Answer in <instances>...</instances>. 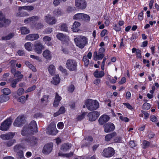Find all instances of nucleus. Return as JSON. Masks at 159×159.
Wrapping results in <instances>:
<instances>
[{
	"instance_id": "obj_19",
	"label": "nucleus",
	"mask_w": 159,
	"mask_h": 159,
	"mask_svg": "<svg viewBox=\"0 0 159 159\" xmlns=\"http://www.w3.org/2000/svg\"><path fill=\"white\" fill-rule=\"evenodd\" d=\"M15 135V133L9 132L5 134H2L0 137L3 140H8L13 138Z\"/></svg>"
},
{
	"instance_id": "obj_43",
	"label": "nucleus",
	"mask_w": 159,
	"mask_h": 159,
	"mask_svg": "<svg viewBox=\"0 0 159 159\" xmlns=\"http://www.w3.org/2000/svg\"><path fill=\"white\" fill-rule=\"evenodd\" d=\"M90 20V17L89 15L84 14H83L82 20L89 21Z\"/></svg>"
},
{
	"instance_id": "obj_27",
	"label": "nucleus",
	"mask_w": 159,
	"mask_h": 159,
	"mask_svg": "<svg viewBox=\"0 0 159 159\" xmlns=\"http://www.w3.org/2000/svg\"><path fill=\"white\" fill-rule=\"evenodd\" d=\"M48 70L50 74L52 75H53L55 73V66L52 64L49 65L48 68Z\"/></svg>"
},
{
	"instance_id": "obj_53",
	"label": "nucleus",
	"mask_w": 159,
	"mask_h": 159,
	"mask_svg": "<svg viewBox=\"0 0 159 159\" xmlns=\"http://www.w3.org/2000/svg\"><path fill=\"white\" fill-rule=\"evenodd\" d=\"M35 88L36 86L35 85H34L32 86L26 90L25 92L26 93H28L31 92L32 91L35 90Z\"/></svg>"
},
{
	"instance_id": "obj_38",
	"label": "nucleus",
	"mask_w": 159,
	"mask_h": 159,
	"mask_svg": "<svg viewBox=\"0 0 159 159\" xmlns=\"http://www.w3.org/2000/svg\"><path fill=\"white\" fill-rule=\"evenodd\" d=\"M32 43L30 42H27L25 44V48L29 51H31L32 50L31 46Z\"/></svg>"
},
{
	"instance_id": "obj_49",
	"label": "nucleus",
	"mask_w": 159,
	"mask_h": 159,
	"mask_svg": "<svg viewBox=\"0 0 159 159\" xmlns=\"http://www.w3.org/2000/svg\"><path fill=\"white\" fill-rule=\"evenodd\" d=\"M75 89L74 86L73 84H71L68 88V91L70 93H72Z\"/></svg>"
},
{
	"instance_id": "obj_48",
	"label": "nucleus",
	"mask_w": 159,
	"mask_h": 159,
	"mask_svg": "<svg viewBox=\"0 0 159 159\" xmlns=\"http://www.w3.org/2000/svg\"><path fill=\"white\" fill-rule=\"evenodd\" d=\"M18 101L23 103H25L26 101L25 96H21L18 98Z\"/></svg>"
},
{
	"instance_id": "obj_22",
	"label": "nucleus",
	"mask_w": 159,
	"mask_h": 159,
	"mask_svg": "<svg viewBox=\"0 0 159 159\" xmlns=\"http://www.w3.org/2000/svg\"><path fill=\"white\" fill-rule=\"evenodd\" d=\"M57 38L62 41H66L68 39V37L62 33H59L57 35Z\"/></svg>"
},
{
	"instance_id": "obj_51",
	"label": "nucleus",
	"mask_w": 159,
	"mask_h": 159,
	"mask_svg": "<svg viewBox=\"0 0 159 159\" xmlns=\"http://www.w3.org/2000/svg\"><path fill=\"white\" fill-rule=\"evenodd\" d=\"M21 148V146L20 145L18 144L14 146V150L15 152H17L20 151V149Z\"/></svg>"
},
{
	"instance_id": "obj_26",
	"label": "nucleus",
	"mask_w": 159,
	"mask_h": 159,
	"mask_svg": "<svg viewBox=\"0 0 159 159\" xmlns=\"http://www.w3.org/2000/svg\"><path fill=\"white\" fill-rule=\"evenodd\" d=\"M71 147V144L68 143H65L62 145L61 149L63 151L66 152Z\"/></svg>"
},
{
	"instance_id": "obj_37",
	"label": "nucleus",
	"mask_w": 159,
	"mask_h": 159,
	"mask_svg": "<svg viewBox=\"0 0 159 159\" xmlns=\"http://www.w3.org/2000/svg\"><path fill=\"white\" fill-rule=\"evenodd\" d=\"M60 29L61 31L67 32L68 31V27L66 23H62L60 26Z\"/></svg>"
},
{
	"instance_id": "obj_56",
	"label": "nucleus",
	"mask_w": 159,
	"mask_h": 159,
	"mask_svg": "<svg viewBox=\"0 0 159 159\" xmlns=\"http://www.w3.org/2000/svg\"><path fill=\"white\" fill-rule=\"evenodd\" d=\"M61 97L59 95L58 93H56L54 100L60 102L61 100Z\"/></svg>"
},
{
	"instance_id": "obj_52",
	"label": "nucleus",
	"mask_w": 159,
	"mask_h": 159,
	"mask_svg": "<svg viewBox=\"0 0 159 159\" xmlns=\"http://www.w3.org/2000/svg\"><path fill=\"white\" fill-rule=\"evenodd\" d=\"M86 114V112H84L82 114L79 115L77 117V120H81L84 119Z\"/></svg>"
},
{
	"instance_id": "obj_29",
	"label": "nucleus",
	"mask_w": 159,
	"mask_h": 159,
	"mask_svg": "<svg viewBox=\"0 0 159 159\" xmlns=\"http://www.w3.org/2000/svg\"><path fill=\"white\" fill-rule=\"evenodd\" d=\"M116 133L115 132L108 134L105 137V140L106 141H109L112 138L116 136Z\"/></svg>"
},
{
	"instance_id": "obj_4",
	"label": "nucleus",
	"mask_w": 159,
	"mask_h": 159,
	"mask_svg": "<svg viewBox=\"0 0 159 159\" xmlns=\"http://www.w3.org/2000/svg\"><path fill=\"white\" fill-rule=\"evenodd\" d=\"M66 67L70 71L76 72L77 70V62L74 59H68L66 62Z\"/></svg>"
},
{
	"instance_id": "obj_44",
	"label": "nucleus",
	"mask_w": 159,
	"mask_h": 159,
	"mask_svg": "<svg viewBox=\"0 0 159 159\" xmlns=\"http://www.w3.org/2000/svg\"><path fill=\"white\" fill-rule=\"evenodd\" d=\"M150 107V104L147 102L144 103L143 105V108L145 110H148Z\"/></svg>"
},
{
	"instance_id": "obj_39",
	"label": "nucleus",
	"mask_w": 159,
	"mask_h": 159,
	"mask_svg": "<svg viewBox=\"0 0 159 159\" xmlns=\"http://www.w3.org/2000/svg\"><path fill=\"white\" fill-rule=\"evenodd\" d=\"M14 36V33H11L9 34L7 36L2 37L3 40H8L12 38Z\"/></svg>"
},
{
	"instance_id": "obj_32",
	"label": "nucleus",
	"mask_w": 159,
	"mask_h": 159,
	"mask_svg": "<svg viewBox=\"0 0 159 159\" xmlns=\"http://www.w3.org/2000/svg\"><path fill=\"white\" fill-rule=\"evenodd\" d=\"M53 14L54 16H58L61 15L62 14V12L61 9L57 8L55 9L53 11Z\"/></svg>"
},
{
	"instance_id": "obj_45",
	"label": "nucleus",
	"mask_w": 159,
	"mask_h": 159,
	"mask_svg": "<svg viewBox=\"0 0 159 159\" xmlns=\"http://www.w3.org/2000/svg\"><path fill=\"white\" fill-rule=\"evenodd\" d=\"M2 92L4 94L6 95H7L11 93L10 90L7 88H6L3 89L2 90Z\"/></svg>"
},
{
	"instance_id": "obj_36",
	"label": "nucleus",
	"mask_w": 159,
	"mask_h": 159,
	"mask_svg": "<svg viewBox=\"0 0 159 159\" xmlns=\"http://www.w3.org/2000/svg\"><path fill=\"white\" fill-rule=\"evenodd\" d=\"M16 140L13 139L10 140L9 141L6 142L4 143V144L7 147H10L12 146L13 144L15 142Z\"/></svg>"
},
{
	"instance_id": "obj_23",
	"label": "nucleus",
	"mask_w": 159,
	"mask_h": 159,
	"mask_svg": "<svg viewBox=\"0 0 159 159\" xmlns=\"http://www.w3.org/2000/svg\"><path fill=\"white\" fill-rule=\"evenodd\" d=\"M43 55L46 59L50 60L52 58V54L51 52L48 50H45L43 51Z\"/></svg>"
},
{
	"instance_id": "obj_9",
	"label": "nucleus",
	"mask_w": 159,
	"mask_h": 159,
	"mask_svg": "<svg viewBox=\"0 0 159 159\" xmlns=\"http://www.w3.org/2000/svg\"><path fill=\"white\" fill-rule=\"evenodd\" d=\"M44 48V46L40 42H35L34 46V50L35 52L38 54H40L42 52V50Z\"/></svg>"
},
{
	"instance_id": "obj_8",
	"label": "nucleus",
	"mask_w": 159,
	"mask_h": 159,
	"mask_svg": "<svg viewBox=\"0 0 159 159\" xmlns=\"http://www.w3.org/2000/svg\"><path fill=\"white\" fill-rule=\"evenodd\" d=\"M115 154V151L114 149L111 147H108L105 148L103 152V156L105 157H111Z\"/></svg>"
},
{
	"instance_id": "obj_3",
	"label": "nucleus",
	"mask_w": 159,
	"mask_h": 159,
	"mask_svg": "<svg viewBox=\"0 0 159 159\" xmlns=\"http://www.w3.org/2000/svg\"><path fill=\"white\" fill-rule=\"evenodd\" d=\"M86 105L88 110L93 111L97 109L99 106L98 102L96 100L88 99L86 102Z\"/></svg>"
},
{
	"instance_id": "obj_14",
	"label": "nucleus",
	"mask_w": 159,
	"mask_h": 159,
	"mask_svg": "<svg viewBox=\"0 0 159 159\" xmlns=\"http://www.w3.org/2000/svg\"><path fill=\"white\" fill-rule=\"evenodd\" d=\"M27 6L19 7L18 9L19 12L16 13V16L19 17H23L26 16H28L29 14L27 13V12H21V10H27Z\"/></svg>"
},
{
	"instance_id": "obj_63",
	"label": "nucleus",
	"mask_w": 159,
	"mask_h": 159,
	"mask_svg": "<svg viewBox=\"0 0 159 159\" xmlns=\"http://www.w3.org/2000/svg\"><path fill=\"white\" fill-rule=\"evenodd\" d=\"M64 126V125L62 122H60L58 123L57 125L58 128L60 129H62Z\"/></svg>"
},
{
	"instance_id": "obj_34",
	"label": "nucleus",
	"mask_w": 159,
	"mask_h": 159,
	"mask_svg": "<svg viewBox=\"0 0 159 159\" xmlns=\"http://www.w3.org/2000/svg\"><path fill=\"white\" fill-rule=\"evenodd\" d=\"M19 79H15L12 80L11 82L10 85L13 88H15L16 87V84L18 82L20 81Z\"/></svg>"
},
{
	"instance_id": "obj_13",
	"label": "nucleus",
	"mask_w": 159,
	"mask_h": 159,
	"mask_svg": "<svg viewBox=\"0 0 159 159\" xmlns=\"http://www.w3.org/2000/svg\"><path fill=\"white\" fill-rule=\"evenodd\" d=\"M104 131L106 133H108L113 131L115 129L114 125L110 122L104 125Z\"/></svg>"
},
{
	"instance_id": "obj_40",
	"label": "nucleus",
	"mask_w": 159,
	"mask_h": 159,
	"mask_svg": "<svg viewBox=\"0 0 159 159\" xmlns=\"http://www.w3.org/2000/svg\"><path fill=\"white\" fill-rule=\"evenodd\" d=\"M18 156V159H25L23 155V151L22 150H20L17 152Z\"/></svg>"
},
{
	"instance_id": "obj_24",
	"label": "nucleus",
	"mask_w": 159,
	"mask_h": 159,
	"mask_svg": "<svg viewBox=\"0 0 159 159\" xmlns=\"http://www.w3.org/2000/svg\"><path fill=\"white\" fill-rule=\"evenodd\" d=\"M105 75L104 71H99L96 70L93 73V75L95 77L97 78H101L102 77Z\"/></svg>"
},
{
	"instance_id": "obj_57",
	"label": "nucleus",
	"mask_w": 159,
	"mask_h": 159,
	"mask_svg": "<svg viewBox=\"0 0 159 159\" xmlns=\"http://www.w3.org/2000/svg\"><path fill=\"white\" fill-rule=\"evenodd\" d=\"M136 57L138 58H141V52L140 50L139 49H137L136 52Z\"/></svg>"
},
{
	"instance_id": "obj_17",
	"label": "nucleus",
	"mask_w": 159,
	"mask_h": 159,
	"mask_svg": "<svg viewBox=\"0 0 159 159\" xmlns=\"http://www.w3.org/2000/svg\"><path fill=\"white\" fill-rule=\"evenodd\" d=\"M39 16H34L25 20L24 23L26 24L33 23L39 20Z\"/></svg>"
},
{
	"instance_id": "obj_31",
	"label": "nucleus",
	"mask_w": 159,
	"mask_h": 159,
	"mask_svg": "<svg viewBox=\"0 0 159 159\" xmlns=\"http://www.w3.org/2000/svg\"><path fill=\"white\" fill-rule=\"evenodd\" d=\"M80 23L77 21H75L72 26L71 29L73 31L76 32L78 31V28L80 25Z\"/></svg>"
},
{
	"instance_id": "obj_20",
	"label": "nucleus",
	"mask_w": 159,
	"mask_h": 159,
	"mask_svg": "<svg viewBox=\"0 0 159 159\" xmlns=\"http://www.w3.org/2000/svg\"><path fill=\"white\" fill-rule=\"evenodd\" d=\"M109 117L107 115H103L101 116L98 120L99 123L103 125L105 123L107 122L109 120Z\"/></svg>"
},
{
	"instance_id": "obj_28",
	"label": "nucleus",
	"mask_w": 159,
	"mask_h": 159,
	"mask_svg": "<svg viewBox=\"0 0 159 159\" xmlns=\"http://www.w3.org/2000/svg\"><path fill=\"white\" fill-rule=\"evenodd\" d=\"M9 99V96L6 95H1L0 96V102L3 103L8 101Z\"/></svg>"
},
{
	"instance_id": "obj_6",
	"label": "nucleus",
	"mask_w": 159,
	"mask_h": 159,
	"mask_svg": "<svg viewBox=\"0 0 159 159\" xmlns=\"http://www.w3.org/2000/svg\"><path fill=\"white\" fill-rule=\"evenodd\" d=\"M56 125L54 122H51L47 129V133L50 134L56 135L57 133Z\"/></svg>"
},
{
	"instance_id": "obj_12",
	"label": "nucleus",
	"mask_w": 159,
	"mask_h": 159,
	"mask_svg": "<svg viewBox=\"0 0 159 159\" xmlns=\"http://www.w3.org/2000/svg\"><path fill=\"white\" fill-rule=\"evenodd\" d=\"M100 115L99 112L97 111H93L89 112L88 116L89 120L91 121H94L96 120Z\"/></svg>"
},
{
	"instance_id": "obj_46",
	"label": "nucleus",
	"mask_w": 159,
	"mask_h": 159,
	"mask_svg": "<svg viewBox=\"0 0 159 159\" xmlns=\"http://www.w3.org/2000/svg\"><path fill=\"white\" fill-rule=\"evenodd\" d=\"M44 25L41 23H39L35 25V28L36 29L39 30L42 28Z\"/></svg>"
},
{
	"instance_id": "obj_47",
	"label": "nucleus",
	"mask_w": 159,
	"mask_h": 159,
	"mask_svg": "<svg viewBox=\"0 0 159 159\" xmlns=\"http://www.w3.org/2000/svg\"><path fill=\"white\" fill-rule=\"evenodd\" d=\"M4 26H6L9 25L11 22V21L9 19H6L5 18V16L4 17Z\"/></svg>"
},
{
	"instance_id": "obj_25",
	"label": "nucleus",
	"mask_w": 159,
	"mask_h": 159,
	"mask_svg": "<svg viewBox=\"0 0 159 159\" xmlns=\"http://www.w3.org/2000/svg\"><path fill=\"white\" fill-rule=\"evenodd\" d=\"M60 80L58 75H56L53 77V80L51 81V83L55 85H57L59 83Z\"/></svg>"
},
{
	"instance_id": "obj_41",
	"label": "nucleus",
	"mask_w": 159,
	"mask_h": 159,
	"mask_svg": "<svg viewBox=\"0 0 159 159\" xmlns=\"http://www.w3.org/2000/svg\"><path fill=\"white\" fill-rule=\"evenodd\" d=\"M83 61L84 62L85 66H87L89 63V60L87 59V57L86 56H85L83 57Z\"/></svg>"
},
{
	"instance_id": "obj_54",
	"label": "nucleus",
	"mask_w": 159,
	"mask_h": 159,
	"mask_svg": "<svg viewBox=\"0 0 159 159\" xmlns=\"http://www.w3.org/2000/svg\"><path fill=\"white\" fill-rule=\"evenodd\" d=\"M43 40L45 43H46L47 42H49L51 40V38L48 36H45L43 37Z\"/></svg>"
},
{
	"instance_id": "obj_1",
	"label": "nucleus",
	"mask_w": 159,
	"mask_h": 159,
	"mask_svg": "<svg viewBox=\"0 0 159 159\" xmlns=\"http://www.w3.org/2000/svg\"><path fill=\"white\" fill-rule=\"evenodd\" d=\"M38 132L37 125L34 120H32L28 125L25 126L21 131V134L23 136L37 133Z\"/></svg>"
},
{
	"instance_id": "obj_59",
	"label": "nucleus",
	"mask_w": 159,
	"mask_h": 159,
	"mask_svg": "<svg viewBox=\"0 0 159 159\" xmlns=\"http://www.w3.org/2000/svg\"><path fill=\"white\" fill-rule=\"evenodd\" d=\"M120 119L122 121L127 122L129 121V119L127 117L120 116L119 117Z\"/></svg>"
},
{
	"instance_id": "obj_2",
	"label": "nucleus",
	"mask_w": 159,
	"mask_h": 159,
	"mask_svg": "<svg viewBox=\"0 0 159 159\" xmlns=\"http://www.w3.org/2000/svg\"><path fill=\"white\" fill-rule=\"evenodd\" d=\"M76 45L79 48H83L88 44V39L85 36L80 35L74 39Z\"/></svg>"
},
{
	"instance_id": "obj_55",
	"label": "nucleus",
	"mask_w": 159,
	"mask_h": 159,
	"mask_svg": "<svg viewBox=\"0 0 159 159\" xmlns=\"http://www.w3.org/2000/svg\"><path fill=\"white\" fill-rule=\"evenodd\" d=\"M49 96L48 95H45L43 96L42 98H41V101L42 102H43L48 101V99L49 98Z\"/></svg>"
},
{
	"instance_id": "obj_50",
	"label": "nucleus",
	"mask_w": 159,
	"mask_h": 159,
	"mask_svg": "<svg viewBox=\"0 0 159 159\" xmlns=\"http://www.w3.org/2000/svg\"><path fill=\"white\" fill-rule=\"evenodd\" d=\"M24 92V89L22 88H19L17 91V93L18 95L20 96L23 94Z\"/></svg>"
},
{
	"instance_id": "obj_30",
	"label": "nucleus",
	"mask_w": 159,
	"mask_h": 159,
	"mask_svg": "<svg viewBox=\"0 0 159 159\" xmlns=\"http://www.w3.org/2000/svg\"><path fill=\"white\" fill-rule=\"evenodd\" d=\"M20 30L21 31V33L22 34H29L30 32L29 29L25 27H20Z\"/></svg>"
},
{
	"instance_id": "obj_21",
	"label": "nucleus",
	"mask_w": 159,
	"mask_h": 159,
	"mask_svg": "<svg viewBox=\"0 0 159 159\" xmlns=\"http://www.w3.org/2000/svg\"><path fill=\"white\" fill-rule=\"evenodd\" d=\"M105 56V54L103 53H98L97 52L95 51L94 52L93 57L94 60L97 61L98 60L102 59Z\"/></svg>"
},
{
	"instance_id": "obj_5",
	"label": "nucleus",
	"mask_w": 159,
	"mask_h": 159,
	"mask_svg": "<svg viewBox=\"0 0 159 159\" xmlns=\"http://www.w3.org/2000/svg\"><path fill=\"white\" fill-rule=\"evenodd\" d=\"M24 140L27 145L30 147H34L38 145L39 140L37 138L33 136L28 139H25Z\"/></svg>"
},
{
	"instance_id": "obj_61",
	"label": "nucleus",
	"mask_w": 159,
	"mask_h": 159,
	"mask_svg": "<svg viewBox=\"0 0 159 159\" xmlns=\"http://www.w3.org/2000/svg\"><path fill=\"white\" fill-rule=\"evenodd\" d=\"M65 108L64 107H61L60 108L58 111L61 114L64 113L65 112Z\"/></svg>"
},
{
	"instance_id": "obj_64",
	"label": "nucleus",
	"mask_w": 159,
	"mask_h": 159,
	"mask_svg": "<svg viewBox=\"0 0 159 159\" xmlns=\"http://www.w3.org/2000/svg\"><path fill=\"white\" fill-rule=\"evenodd\" d=\"M129 146L131 148H134L136 146V144L134 141H130L129 143Z\"/></svg>"
},
{
	"instance_id": "obj_15",
	"label": "nucleus",
	"mask_w": 159,
	"mask_h": 159,
	"mask_svg": "<svg viewBox=\"0 0 159 159\" xmlns=\"http://www.w3.org/2000/svg\"><path fill=\"white\" fill-rule=\"evenodd\" d=\"M75 5L82 9H84L86 6L85 0H75Z\"/></svg>"
},
{
	"instance_id": "obj_10",
	"label": "nucleus",
	"mask_w": 159,
	"mask_h": 159,
	"mask_svg": "<svg viewBox=\"0 0 159 159\" xmlns=\"http://www.w3.org/2000/svg\"><path fill=\"white\" fill-rule=\"evenodd\" d=\"M44 19L46 22L49 25H52L55 24L57 21L55 17L52 16L50 15H48L45 16Z\"/></svg>"
},
{
	"instance_id": "obj_62",
	"label": "nucleus",
	"mask_w": 159,
	"mask_h": 159,
	"mask_svg": "<svg viewBox=\"0 0 159 159\" xmlns=\"http://www.w3.org/2000/svg\"><path fill=\"white\" fill-rule=\"evenodd\" d=\"M141 112L144 115V118L145 119H147L149 117V114L147 112L142 110L141 111Z\"/></svg>"
},
{
	"instance_id": "obj_60",
	"label": "nucleus",
	"mask_w": 159,
	"mask_h": 159,
	"mask_svg": "<svg viewBox=\"0 0 159 159\" xmlns=\"http://www.w3.org/2000/svg\"><path fill=\"white\" fill-rule=\"evenodd\" d=\"M91 142H88L87 141H85V142L83 144H82L81 145V147L83 148L84 146L88 147L89 146L91 145Z\"/></svg>"
},
{
	"instance_id": "obj_7",
	"label": "nucleus",
	"mask_w": 159,
	"mask_h": 159,
	"mask_svg": "<svg viewBox=\"0 0 159 159\" xmlns=\"http://www.w3.org/2000/svg\"><path fill=\"white\" fill-rule=\"evenodd\" d=\"M12 122L11 118L7 119L2 124L0 127V129L2 131L7 130L9 128Z\"/></svg>"
},
{
	"instance_id": "obj_16",
	"label": "nucleus",
	"mask_w": 159,
	"mask_h": 159,
	"mask_svg": "<svg viewBox=\"0 0 159 159\" xmlns=\"http://www.w3.org/2000/svg\"><path fill=\"white\" fill-rule=\"evenodd\" d=\"M53 145L52 143H50L46 144L43 147V152L45 154H48L52 151Z\"/></svg>"
},
{
	"instance_id": "obj_58",
	"label": "nucleus",
	"mask_w": 159,
	"mask_h": 159,
	"mask_svg": "<svg viewBox=\"0 0 159 159\" xmlns=\"http://www.w3.org/2000/svg\"><path fill=\"white\" fill-rule=\"evenodd\" d=\"M73 155V154L72 152H71V153H70L66 154H61V153H58L59 156H65V157H70L71 156H72Z\"/></svg>"
},
{
	"instance_id": "obj_35",
	"label": "nucleus",
	"mask_w": 159,
	"mask_h": 159,
	"mask_svg": "<svg viewBox=\"0 0 159 159\" xmlns=\"http://www.w3.org/2000/svg\"><path fill=\"white\" fill-rule=\"evenodd\" d=\"M83 13H78L76 14L73 17V19L77 20H82Z\"/></svg>"
},
{
	"instance_id": "obj_33",
	"label": "nucleus",
	"mask_w": 159,
	"mask_h": 159,
	"mask_svg": "<svg viewBox=\"0 0 159 159\" xmlns=\"http://www.w3.org/2000/svg\"><path fill=\"white\" fill-rule=\"evenodd\" d=\"M14 77H17L16 79H20L19 80L20 81L23 78V75L21 74L20 72L19 71H17L14 74Z\"/></svg>"
},
{
	"instance_id": "obj_18",
	"label": "nucleus",
	"mask_w": 159,
	"mask_h": 159,
	"mask_svg": "<svg viewBox=\"0 0 159 159\" xmlns=\"http://www.w3.org/2000/svg\"><path fill=\"white\" fill-rule=\"evenodd\" d=\"M39 38V36L38 34H32L26 35L25 39L27 40L32 41L37 39Z\"/></svg>"
},
{
	"instance_id": "obj_11",
	"label": "nucleus",
	"mask_w": 159,
	"mask_h": 159,
	"mask_svg": "<svg viewBox=\"0 0 159 159\" xmlns=\"http://www.w3.org/2000/svg\"><path fill=\"white\" fill-rule=\"evenodd\" d=\"M24 116H19L15 120L13 124L15 126L19 127L24 124Z\"/></svg>"
},
{
	"instance_id": "obj_42",
	"label": "nucleus",
	"mask_w": 159,
	"mask_h": 159,
	"mask_svg": "<svg viewBox=\"0 0 159 159\" xmlns=\"http://www.w3.org/2000/svg\"><path fill=\"white\" fill-rule=\"evenodd\" d=\"M143 149H145L148 148L150 144V143L149 142L145 140H144L143 141Z\"/></svg>"
}]
</instances>
